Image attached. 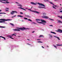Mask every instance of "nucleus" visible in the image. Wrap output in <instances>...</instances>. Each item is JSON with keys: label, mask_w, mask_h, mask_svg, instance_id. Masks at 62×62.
Returning a JSON list of instances; mask_svg holds the SVG:
<instances>
[{"label": "nucleus", "mask_w": 62, "mask_h": 62, "mask_svg": "<svg viewBox=\"0 0 62 62\" xmlns=\"http://www.w3.org/2000/svg\"><path fill=\"white\" fill-rule=\"evenodd\" d=\"M17 29H20V30H21L22 31H23L24 30H26L27 29H30L28 28H25L24 27H23L22 28H18Z\"/></svg>", "instance_id": "f257e3e1"}, {"label": "nucleus", "mask_w": 62, "mask_h": 62, "mask_svg": "<svg viewBox=\"0 0 62 62\" xmlns=\"http://www.w3.org/2000/svg\"><path fill=\"white\" fill-rule=\"evenodd\" d=\"M12 20L11 19H6V20H3L2 21H0V23H2L3 22H5V21H11Z\"/></svg>", "instance_id": "f03ea898"}, {"label": "nucleus", "mask_w": 62, "mask_h": 62, "mask_svg": "<svg viewBox=\"0 0 62 62\" xmlns=\"http://www.w3.org/2000/svg\"><path fill=\"white\" fill-rule=\"evenodd\" d=\"M29 10H30V11H32V12H34V13H38V14L39 13V12H37V11L34 10L32 11V10H31V9H29Z\"/></svg>", "instance_id": "7ed1b4c3"}, {"label": "nucleus", "mask_w": 62, "mask_h": 62, "mask_svg": "<svg viewBox=\"0 0 62 62\" xmlns=\"http://www.w3.org/2000/svg\"><path fill=\"white\" fill-rule=\"evenodd\" d=\"M12 12H11V15H13V14H14V13H18V12L16 11H12Z\"/></svg>", "instance_id": "20e7f679"}, {"label": "nucleus", "mask_w": 62, "mask_h": 62, "mask_svg": "<svg viewBox=\"0 0 62 62\" xmlns=\"http://www.w3.org/2000/svg\"><path fill=\"white\" fill-rule=\"evenodd\" d=\"M42 18H45V19H48L49 17L46 16H42Z\"/></svg>", "instance_id": "39448f33"}, {"label": "nucleus", "mask_w": 62, "mask_h": 62, "mask_svg": "<svg viewBox=\"0 0 62 62\" xmlns=\"http://www.w3.org/2000/svg\"><path fill=\"white\" fill-rule=\"evenodd\" d=\"M38 4H39V6H43V7H45V6L43 4H42V3H38Z\"/></svg>", "instance_id": "423d86ee"}, {"label": "nucleus", "mask_w": 62, "mask_h": 62, "mask_svg": "<svg viewBox=\"0 0 62 62\" xmlns=\"http://www.w3.org/2000/svg\"><path fill=\"white\" fill-rule=\"evenodd\" d=\"M56 31L57 32H58L61 33H62V30H60V29H59L58 30V31Z\"/></svg>", "instance_id": "0eeeda50"}, {"label": "nucleus", "mask_w": 62, "mask_h": 62, "mask_svg": "<svg viewBox=\"0 0 62 62\" xmlns=\"http://www.w3.org/2000/svg\"><path fill=\"white\" fill-rule=\"evenodd\" d=\"M41 21L43 23H46V22L45 20H43L42 19H41Z\"/></svg>", "instance_id": "6e6552de"}, {"label": "nucleus", "mask_w": 62, "mask_h": 62, "mask_svg": "<svg viewBox=\"0 0 62 62\" xmlns=\"http://www.w3.org/2000/svg\"><path fill=\"white\" fill-rule=\"evenodd\" d=\"M13 30H14V31H20V30L17 29H13Z\"/></svg>", "instance_id": "1a4fd4ad"}, {"label": "nucleus", "mask_w": 62, "mask_h": 62, "mask_svg": "<svg viewBox=\"0 0 62 62\" xmlns=\"http://www.w3.org/2000/svg\"><path fill=\"white\" fill-rule=\"evenodd\" d=\"M37 23H42V24H43L44 25H45V24H46L45 23H42L41 22H39L38 21H37Z\"/></svg>", "instance_id": "9d476101"}, {"label": "nucleus", "mask_w": 62, "mask_h": 62, "mask_svg": "<svg viewBox=\"0 0 62 62\" xmlns=\"http://www.w3.org/2000/svg\"><path fill=\"white\" fill-rule=\"evenodd\" d=\"M39 8H45L42 6H39L38 7Z\"/></svg>", "instance_id": "9b49d317"}, {"label": "nucleus", "mask_w": 62, "mask_h": 62, "mask_svg": "<svg viewBox=\"0 0 62 62\" xmlns=\"http://www.w3.org/2000/svg\"><path fill=\"white\" fill-rule=\"evenodd\" d=\"M18 8H21V9H23V10H25V11H26V10L25 9L23 8H21V7H19Z\"/></svg>", "instance_id": "f8f14e48"}, {"label": "nucleus", "mask_w": 62, "mask_h": 62, "mask_svg": "<svg viewBox=\"0 0 62 62\" xmlns=\"http://www.w3.org/2000/svg\"><path fill=\"white\" fill-rule=\"evenodd\" d=\"M31 4H33V5H37L36 3H34V2H31Z\"/></svg>", "instance_id": "ddd939ff"}, {"label": "nucleus", "mask_w": 62, "mask_h": 62, "mask_svg": "<svg viewBox=\"0 0 62 62\" xmlns=\"http://www.w3.org/2000/svg\"><path fill=\"white\" fill-rule=\"evenodd\" d=\"M0 38H3V39H4V40H6V38H5V37H4L3 36H0Z\"/></svg>", "instance_id": "4468645a"}, {"label": "nucleus", "mask_w": 62, "mask_h": 62, "mask_svg": "<svg viewBox=\"0 0 62 62\" xmlns=\"http://www.w3.org/2000/svg\"><path fill=\"white\" fill-rule=\"evenodd\" d=\"M36 21H41V19H36Z\"/></svg>", "instance_id": "2eb2a0df"}, {"label": "nucleus", "mask_w": 62, "mask_h": 62, "mask_svg": "<svg viewBox=\"0 0 62 62\" xmlns=\"http://www.w3.org/2000/svg\"><path fill=\"white\" fill-rule=\"evenodd\" d=\"M58 23H62V22L61 20H59L58 22Z\"/></svg>", "instance_id": "dca6fc26"}, {"label": "nucleus", "mask_w": 62, "mask_h": 62, "mask_svg": "<svg viewBox=\"0 0 62 62\" xmlns=\"http://www.w3.org/2000/svg\"><path fill=\"white\" fill-rule=\"evenodd\" d=\"M4 20H6V19H0V21H4Z\"/></svg>", "instance_id": "f3484780"}, {"label": "nucleus", "mask_w": 62, "mask_h": 62, "mask_svg": "<svg viewBox=\"0 0 62 62\" xmlns=\"http://www.w3.org/2000/svg\"><path fill=\"white\" fill-rule=\"evenodd\" d=\"M54 37H55V38H57L58 40H60V39H59V38L58 37H56L55 36H54Z\"/></svg>", "instance_id": "a211bd4d"}, {"label": "nucleus", "mask_w": 62, "mask_h": 62, "mask_svg": "<svg viewBox=\"0 0 62 62\" xmlns=\"http://www.w3.org/2000/svg\"><path fill=\"white\" fill-rule=\"evenodd\" d=\"M44 37L43 35H40L39 36V38H40V37L42 38V37Z\"/></svg>", "instance_id": "6ab92c4d"}, {"label": "nucleus", "mask_w": 62, "mask_h": 62, "mask_svg": "<svg viewBox=\"0 0 62 62\" xmlns=\"http://www.w3.org/2000/svg\"><path fill=\"white\" fill-rule=\"evenodd\" d=\"M49 3H50V4H52V5H53V6H54V4H53V3L51 2H50Z\"/></svg>", "instance_id": "aec40b11"}, {"label": "nucleus", "mask_w": 62, "mask_h": 62, "mask_svg": "<svg viewBox=\"0 0 62 62\" xmlns=\"http://www.w3.org/2000/svg\"><path fill=\"white\" fill-rule=\"evenodd\" d=\"M51 32V33H53V34H56V33H55L54 32L51 31V32Z\"/></svg>", "instance_id": "412c9836"}, {"label": "nucleus", "mask_w": 62, "mask_h": 62, "mask_svg": "<svg viewBox=\"0 0 62 62\" xmlns=\"http://www.w3.org/2000/svg\"><path fill=\"white\" fill-rule=\"evenodd\" d=\"M17 16L18 17H21L22 18L23 17V16L20 15H18Z\"/></svg>", "instance_id": "4be33fe9"}, {"label": "nucleus", "mask_w": 62, "mask_h": 62, "mask_svg": "<svg viewBox=\"0 0 62 62\" xmlns=\"http://www.w3.org/2000/svg\"><path fill=\"white\" fill-rule=\"evenodd\" d=\"M8 37H9V38H10L11 37H12V36H11V35H8Z\"/></svg>", "instance_id": "5701e85b"}, {"label": "nucleus", "mask_w": 62, "mask_h": 62, "mask_svg": "<svg viewBox=\"0 0 62 62\" xmlns=\"http://www.w3.org/2000/svg\"><path fill=\"white\" fill-rule=\"evenodd\" d=\"M17 6H19V7H23V6H22V5H18Z\"/></svg>", "instance_id": "b1692460"}, {"label": "nucleus", "mask_w": 62, "mask_h": 62, "mask_svg": "<svg viewBox=\"0 0 62 62\" xmlns=\"http://www.w3.org/2000/svg\"><path fill=\"white\" fill-rule=\"evenodd\" d=\"M56 45L57 46H62V45H59V44Z\"/></svg>", "instance_id": "393cba45"}, {"label": "nucleus", "mask_w": 62, "mask_h": 62, "mask_svg": "<svg viewBox=\"0 0 62 62\" xmlns=\"http://www.w3.org/2000/svg\"><path fill=\"white\" fill-rule=\"evenodd\" d=\"M0 28H5V27L2 26H0Z\"/></svg>", "instance_id": "a878e982"}, {"label": "nucleus", "mask_w": 62, "mask_h": 62, "mask_svg": "<svg viewBox=\"0 0 62 62\" xmlns=\"http://www.w3.org/2000/svg\"><path fill=\"white\" fill-rule=\"evenodd\" d=\"M16 34H12V36L14 35V36H15V37H16V35H15Z\"/></svg>", "instance_id": "bb28decb"}, {"label": "nucleus", "mask_w": 62, "mask_h": 62, "mask_svg": "<svg viewBox=\"0 0 62 62\" xmlns=\"http://www.w3.org/2000/svg\"><path fill=\"white\" fill-rule=\"evenodd\" d=\"M38 43H42V42H41V41H37Z\"/></svg>", "instance_id": "cd10ccee"}, {"label": "nucleus", "mask_w": 62, "mask_h": 62, "mask_svg": "<svg viewBox=\"0 0 62 62\" xmlns=\"http://www.w3.org/2000/svg\"><path fill=\"white\" fill-rule=\"evenodd\" d=\"M10 24L11 25H12L13 26H14V24L12 23H10Z\"/></svg>", "instance_id": "c85d7f7f"}, {"label": "nucleus", "mask_w": 62, "mask_h": 62, "mask_svg": "<svg viewBox=\"0 0 62 62\" xmlns=\"http://www.w3.org/2000/svg\"><path fill=\"white\" fill-rule=\"evenodd\" d=\"M53 46H54V47H55V48H56V49H57V47H56V46H55L54 45Z\"/></svg>", "instance_id": "c756f323"}, {"label": "nucleus", "mask_w": 62, "mask_h": 62, "mask_svg": "<svg viewBox=\"0 0 62 62\" xmlns=\"http://www.w3.org/2000/svg\"><path fill=\"white\" fill-rule=\"evenodd\" d=\"M25 16L26 17H29V16L28 15H25Z\"/></svg>", "instance_id": "7c9ffc66"}, {"label": "nucleus", "mask_w": 62, "mask_h": 62, "mask_svg": "<svg viewBox=\"0 0 62 62\" xmlns=\"http://www.w3.org/2000/svg\"><path fill=\"white\" fill-rule=\"evenodd\" d=\"M28 21H31V22H32V21L30 19H28Z\"/></svg>", "instance_id": "2f4dec72"}, {"label": "nucleus", "mask_w": 62, "mask_h": 62, "mask_svg": "<svg viewBox=\"0 0 62 62\" xmlns=\"http://www.w3.org/2000/svg\"><path fill=\"white\" fill-rule=\"evenodd\" d=\"M0 14H6V13H0Z\"/></svg>", "instance_id": "473e14b6"}, {"label": "nucleus", "mask_w": 62, "mask_h": 62, "mask_svg": "<svg viewBox=\"0 0 62 62\" xmlns=\"http://www.w3.org/2000/svg\"><path fill=\"white\" fill-rule=\"evenodd\" d=\"M24 19H25V20H28V19H27V18H24Z\"/></svg>", "instance_id": "72a5a7b5"}, {"label": "nucleus", "mask_w": 62, "mask_h": 62, "mask_svg": "<svg viewBox=\"0 0 62 62\" xmlns=\"http://www.w3.org/2000/svg\"><path fill=\"white\" fill-rule=\"evenodd\" d=\"M6 3H7V4H8V3H9V2H8V1H6Z\"/></svg>", "instance_id": "f704fd0d"}, {"label": "nucleus", "mask_w": 62, "mask_h": 62, "mask_svg": "<svg viewBox=\"0 0 62 62\" xmlns=\"http://www.w3.org/2000/svg\"><path fill=\"white\" fill-rule=\"evenodd\" d=\"M53 8H54L55 9L56 8H55V7H54V6H53Z\"/></svg>", "instance_id": "c9c22d12"}, {"label": "nucleus", "mask_w": 62, "mask_h": 62, "mask_svg": "<svg viewBox=\"0 0 62 62\" xmlns=\"http://www.w3.org/2000/svg\"><path fill=\"white\" fill-rule=\"evenodd\" d=\"M2 0L3 1H7V0Z\"/></svg>", "instance_id": "e433bc0d"}, {"label": "nucleus", "mask_w": 62, "mask_h": 62, "mask_svg": "<svg viewBox=\"0 0 62 62\" xmlns=\"http://www.w3.org/2000/svg\"><path fill=\"white\" fill-rule=\"evenodd\" d=\"M1 3H4V4H6V2H3V1H2L1 2Z\"/></svg>", "instance_id": "4c0bfd02"}, {"label": "nucleus", "mask_w": 62, "mask_h": 62, "mask_svg": "<svg viewBox=\"0 0 62 62\" xmlns=\"http://www.w3.org/2000/svg\"><path fill=\"white\" fill-rule=\"evenodd\" d=\"M32 24H36V23H35L34 22H33L32 23Z\"/></svg>", "instance_id": "58836bf2"}, {"label": "nucleus", "mask_w": 62, "mask_h": 62, "mask_svg": "<svg viewBox=\"0 0 62 62\" xmlns=\"http://www.w3.org/2000/svg\"><path fill=\"white\" fill-rule=\"evenodd\" d=\"M20 14H23V13L22 12H20Z\"/></svg>", "instance_id": "ea45409f"}, {"label": "nucleus", "mask_w": 62, "mask_h": 62, "mask_svg": "<svg viewBox=\"0 0 62 62\" xmlns=\"http://www.w3.org/2000/svg\"><path fill=\"white\" fill-rule=\"evenodd\" d=\"M5 10H6L5 11H8V10H7L6 9H5Z\"/></svg>", "instance_id": "a19ab883"}, {"label": "nucleus", "mask_w": 62, "mask_h": 62, "mask_svg": "<svg viewBox=\"0 0 62 62\" xmlns=\"http://www.w3.org/2000/svg\"><path fill=\"white\" fill-rule=\"evenodd\" d=\"M57 17H59V18H60L61 16H57Z\"/></svg>", "instance_id": "79ce46f5"}, {"label": "nucleus", "mask_w": 62, "mask_h": 62, "mask_svg": "<svg viewBox=\"0 0 62 62\" xmlns=\"http://www.w3.org/2000/svg\"><path fill=\"white\" fill-rule=\"evenodd\" d=\"M60 18H61V19H62V16H60Z\"/></svg>", "instance_id": "37998d69"}, {"label": "nucleus", "mask_w": 62, "mask_h": 62, "mask_svg": "<svg viewBox=\"0 0 62 62\" xmlns=\"http://www.w3.org/2000/svg\"><path fill=\"white\" fill-rule=\"evenodd\" d=\"M49 26H53V25H49Z\"/></svg>", "instance_id": "c03bdc74"}, {"label": "nucleus", "mask_w": 62, "mask_h": 62, "mask_svg": "<svg viewBox=\"0 0 62 62\" xmlns=\"http://www.w3.org/2000/svg\"><path fill=\"white\" fill-rule=\"evenodd\" d=\"M6 8V9H9V8Z\"/></svg>", "instance_id": "a18cd8bd"}, {"label": "nucleus", "mask_w": 62, "mask_h": 62, "mask_svg": "<svg viewBox=\"0 0 62 62\" xmlns=\"http://www.w3.org/2000/svg\"><path fill=\"white\" fill-rule=\"evenodd\" d=\"M46 1H47V2H49V1L48 0H46Z\"/></svg>", "instance_id": "49530a36"}, {"label": "nucleus", "mask_w": 62, "mask_h": 62, "mask_svg": "<svg viewBox=\"0 0 62 62\" xmlns=\"http://www.w3.org/2000/svg\"><path fill=\"white\" fill-rule=\"evenodd\" d=\"M34 32H35V31H33L32 32V33H34Z\"/></svg>", "instance_id": "de8ad7c7"}, {"label": "nucleus", "mask_w": 62, "mask_h": 62, "mask_svg": "<svg viewBox=\"0 0 62 62\" xmlns=\"http://www.w3.org/2000/svg\"><path fill=\"white\" fill-rule=\"evenodd\" d=\"M50 37H51V38H52L53 36H50Z\"/></svg>", "instance_id": "09e8293b"}, {"label": "nucleus", "mask_w": 62, "mask_h": 62, "mask_svg": "<svg viewBox=\"0 0 62 62\" xmlns=\"http://www.w3.org/2000/svg\"><path fill=\"white\" fill-rule=\"evenodd\" d=\"M43 15H44V14H46V13H43Z\"/></svg>", "instance_id": "8fccbe9b"}, {"label": "nucleus", "mask_w": 62, "mask_h": 62, "mask_svg": "<svg viewBox=\"0 0 62 62\" xmlns=\"http://www.w3.org/2000/svg\"><path fill=\"white\" fill-rule=\"evenodd\" d=\"M11 39H13V38L12 37H11L10 38Z\"/></svg>", "instance_id": "3c124183"}, {"label": "nucleus", "mask_w": 62, "mask_h": 62, "mask_svg": "<svg viewBox=\"0 0 62 62\" xmlns=\"http://www.w3.org/2000/svg\"><path fill=\"white\" fill-rule=\"evenodd\" d=\"M42 48H44V47L42 46Z\"/></svg>", "instance_id": "603ef678"}, {"label": "nucleus", "mask_w": 62, "mask_h": 62, "mask_svg": "<svg viewBox=\"0 0 62 62\" xmlns=\"http://www.w3.org/2000/svg\"><path fill=\"white\" fill-rule=\"evenodd\" d=\"M37 40H40V39H37Z\"/></svg>", "instance_id": "864d4df0"}, {"label": "nucleus", "mask_w": 62, "mask_h": 62, "mask_svg": "<svg viewBox=\"0 0 62 62\" xmlns=\"http://www.w3.org/2000/svg\"><path fill=\"white\" fill-rule=\"evenodd\" d=\"M54 1H58V0H54Z\"/></svg>", "instance_id": "5fc2aeb1"}, {"label": "nucleus", "mask_w": 62, "mask_h": 62, "mask_svg": "<svg viewBox=\"0 0 62 62\" xmlns=\"http://www.w3.org/2000/svg\"><path fill=\"white\" fill-rule=\"evenodd\" d=\"M16 3L17 4H19V3L17 2H16Z\"/></svg>", "instance_id": "6e6d98bb"}, {"label": "nucleus", "mask_w": 62, "mask_h": 62, "mask_svg": "<svg viewBox=\"0 0 62 62\" xmlns=\"http://www.w3.org/2000/svg\"><path fill=\"white\" fill-rule=\"evenodd\" d=\"M60 12H62V11H60Z\"/></svg>", "instance_id": "4d7b16f0"}, {"label": "nucleus", "mask_w": 62, "mask_h": 62, "mask_svg": "<svg viewBox=\"0 0 62 62\" xmlns=\"http://www.w3.org/2000/svg\"><path fill=\"white\" fill-rule=\"evenodd\" d=\"M27 40H29V39H27Z\"/></svg>", "instance_id": "13d9d810"}, {"label": "nucleus", "mask_w": 62, "mask_h": 62, "mask_svg": "<svg viewBox=\"0 0 62 62\" xmlns=\"http://www.w3.org/2000/svg\"><path fill=\"white\" fill-rule=\"evenodd\" d=\"M44 0V1L45 2H46V0Z\"/></svg>", "instance_id": "bf43d9fd"}, {"label": "nucleus", "mask_w": 62, "mask_h": 62, "mask_svg": "<svg viewBox=\"0 0 62 62\" xmlns=\"http://www.w3.org/2000/svg\"><path fill=\"white\" fill-rule=\"evenodd\" d=\"M1 11H2V10H0V12H1Z\"/></svg>", "instance_id": "052dcab7"}, {"label": "nucleus", "mask_w": 62, "mask_h": 62, "mask_svg": "<svg viewBox=\"0 0 62 62\" xmlns=\"http://www.w3.org/2000/svg\"><path fill=\"white\" fill-rule=\"evenodd\" d=\"M2 1H0V2H2Z\"/></svg>", "instance_id": "680f3d73"}, {"label": "nucleus", "mask_w": 62, "mask_h": 62, "mask_svg": "<svg viewBox=\"0 0 62 62\" xmlns=\"http://www.w3.org/2000/svg\"><path fill=\"white\" fill-rule=\"evenodd\" d=\"M60 6H62V5H61V4H60Z\"/></svg>", "instance_id": "e2e57ef3"}, {"label": "nucleus", "mask_w": 62, "mask_h": 62, "mask_svg": "<svg viewBox=\"0 0 62 62\" xmlns=\"http://www.w3.org/2000/svg\"><path fill=\"white\" fill-rule=\"evenodd\" d=\"M51 20H52V21H53V19H51Z\"/></svg>", "instance_id": "0e129e2a"}, {"label": "nucleus", "mask_w": 62, "mask_h": 62, "mask_svg": "<svg viewBox=\"0 0 62 62\" xmlns=\"http://www.w3.org/2000/svg\"><path fill=\"white\" fill-rule=\"evenodd\" d=\"M16 15H15V16H14V17H15V16H16Z\"/></svg>", "instance_id": "69168bd1"}, {"label": "nucleus", "mask_w": 62, "mask_h": 62, "mask_svg": "<svg viewBox=\"0 0 62 62\" xmlns=\"http://www.w3.org/2000/svg\"><path fill=\"white\" fill-rule=\"evenodd\" d=\"M55 7H56V5H54Z\"/></svg>", "instance_id": "338daca9"}, {"label": "nucleus", "mask_w": 62, "mask_h": 62, "mask_svg": "<svg viewBox=\"0 0 62 62\" xmlns=\"http://www.w3.org/2000/svg\"><path fill=\"white\" fill-rule=\"evenodd\" d=\"M47 47H49V46H47Z\"/></svg>", "instance_id": "774afa93"}]
</instances>
